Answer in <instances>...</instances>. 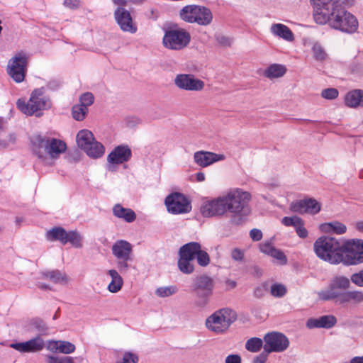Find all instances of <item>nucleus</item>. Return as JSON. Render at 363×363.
<instances>
[{
	"instance_id": "obj_35",
	"label": "nucleus",
	"mask_w": 363,
	"mask_h": 363,
	"mask_svg": "<svg viewBox=\"0 0 363 363\" xmlns=\"http://www.w3.org/2000/svg\"><path fill=\"white\" fill-rule=\"evenodd\" d=\"M86 155L93 158H99L104 153V147L103 145L97 142L95 139L87 146V149L84 151Z\"/></svg>"
},
{
	"instance_id": "obj_15",
	"label": "nucleus",
	"mask_w": 363,
	"mask_h": 363,
	"mask_svg": "<svg viewBox=\"0 0 363 363\" xmlns=\"http://www.w3.org/2000/svg\"><path fill=\"white\" fill-rule=\"evenodd\" d=\"M174 84L180 90L199 91L203 89L205 83L191 74H178L174 79Z\"/></svg>"
},
{
	"instance_id": "obj_31",
	"label": "nucleus",
	"mask_w": 363,
	"mask_h": 363,
	"mask_svg": "<svg viewBox=\"0 0 363 363\" xmlns=\"http://www.w3.org/2000/svg\"><path fill=\"white\" fill-rule=\"evenodd\" d=\"M320 229L326 233H333L337 235L344 234L347 231L346 225L339 221L323 223L320 225Z\"/></svg>"
},
{
	"instance_id": "obj_47",
	"label": "nucleus",
	"mask_w": 363,
	"mask_h": 363,
	"mask_svg": "<svg viewBox=\"0 0 363 363\" xmlns=\"http://www.w3.org/2000/svg\"><path fill=\"white\" fill-rule=\"evenodd\" d=\"M94 101V96L91 92H86L79 97V104L88 108Z\"/></svg>"
},
{
	"instance_id": "obj_29",
	"label": "nucleus",
	"mask_w": 363,
	"mask_h": 363,
	"mask_svg": "<svg viewBox=\"0 0 363 363\" xmlns=\"http://www.w3.org/2000/svg\"><path fill=\"white\" fill-rule=\"evenodd\" d=\"M345 104L349 107H363V91L355 89L348 92L345 96Z\"/></svg>"
},
{
	"instance_id": "obj_64",
	"label": "nucleus",
	"mask_w": 363,
	"mask_h": 363,
	"mask_svg": "<svg viewBox=\"0 0 363 363\" xmlns=\"http://www.w3.org/2000/svg\"><path fill=\"white\" fill-rule=\"evenodd\" d=\"M60 86V83L57 80H52L49 82L47 84V88L50 90L55 91L57 90Z\"/></svg>"
},
{
	"instance_id": "obj_33",
	"label": "nucleus",
	"mask_w": 363,
	"mask_h": 363,
	"mask_svg": "<svg viewBox=\"0 0 363 363\" xmlns=\"http://www.w3.org/2000/svg\"><path fill=\"white\" fill-rule=\"evenodd\" d=\"M286 68L284 65L272 64L269 65L263 72L264 77L268 79L279 78L285 74Z\"/></svg>"
},
{
	"instance_id": "obj_28",
	"label": "nucleus",
	"mask_w": 363,
	"mask_h": 363,
	"mask_svg": "<svg viewBox=\"0 0 363 363\" xmlns=\"http://www.w3.org/2000/svg\"><path fill=\"white\" fill-rule=\"evenodd\" d=\"M40 274L43 278L49 279L54 284H65L69 280L65 273L57 269L45 271Z\"/></svg>"
},
{
	"instance_id": "obj_10",
	"label": "nucleus",
	"mask_w": 363,
	"mask_h": 363,
	"mask_svg": "<svg viewBox=\"0 0 363 363\" xmlns=\"http://www.w3.org/2000/svg\"><path fill=\"white\" fill-rule=\"evenodd\" d=\"M191 41V35L184 28H169L164 33L162 43L164 48L181 50L186 48Z\"/></svg>"
},
{
	"instance_id": "obj_16",
	"label": "nucleus",
	"mask_w": 363,
	"mask_h": 363,
	"mask_svg": "<svg viewBox=\"0 0 363 363\" xmlns=\"http://www.w3.org/2000/svg\"><path fill=\"white\" fill-rule=\"evenodd\" d=\"M201 212L204 217L223 216L228 212L224 195L205 202L201 207Z\"/></svg>"
},
{
	"instance_id": "obj_45",
	"label": "nucleus",
	"mask_w": 363,
	"mask_h": 363,
	"mask_svg": "<svg viewBox=\"0 0 363 363\" xmlns=\"http://www.w3.org/2000/svg\"><path fill=\"white\" fill-rule=\"evenodd\" d=\"M270 293L274 297H283L286 294V288L281 284H274L271 286Z\"/></svg>"
},
{
	"instance_id": "obj_9",
	"label": "nucleus",
	"mask_w": 363,
	"mask_h": 363,
	"mask_svg": "<svg viewBox=\"0 0 363 363\" xmlns=\"http://www.w3.org/2000/svg\"><path fill=\"white\" fill-rule=\"evenodd\" d=\"M179 15L181 18L190 23H196L200 26H208L213 21L211 10L205 6L199 5H187L183 7Z\"/></svg>"
},
{
	"instance_id": "obj_32",
	"label": "nucleus",
	"mask_w": 363,
	"mask_h": 363,
	"mask_svg": "<svg viewBox=\"0 0 363 363\" xmlns=\"http://www.w3.org/2000/svg\"><path fill=\"white\" fill-rule=\"evenodd\" d=\"M94 139L93 133L86 129L79 131L76 137L78 147L84 151L87 149V146L89 145Z\"/></svg>"
},
{
	"instance_id": "obj_48",
	"label": "nucleus",
	"mask_w": 363,
	"mask_h": 363,
	"mask_svg": "<svg viewBox=\"0 0 363 363\" xmlns=\"http://www.w3.org/2000/svg\"><path fill=\"white\" fill-rule=\"evenodd\" d=\"M196 258L198 264L201 267H206L210 263L208 254L206 251L202 250L201 248H200Z\"/></svg>"
},
{
	"instance_id": "obj_23",
	"label": "nucleus",
	"mask_w": 363,
	"mask_h": 363,
	"mask_svg": "<svg viewBox=\"0 0 363 363\" xmlns=\"http://www.w3.org/2000/svg\"><path fill=\"white\" fill-rule=\"evenodd\" d=\"M111 252L116 259L130 257H132L133 246L126 240H118L112 245Z\"/></svg>"
},
{
	"instance_id": "obj_61",
	"label": "nucleus",
	"mask_w": 363,
	"mask_h": 363,
	"mask_svg": "<svg viewBox=\"0 0 363 363\" xmlns=\"http://www.w3.org/2000/svg\"><path fill=\"white\" fill-rule=\"evenodd\" d=\"M225 363H242V359L239 354H232L225 357Z\"/></svg>"
},
{
	"instance_id": "obj_34",
	"label": "nucleus",
	"mask_w": 363,
	"mask_h": 363,
	"mask_svg": "<svg viewBox=\"0 0 363 363\" xmlns=\"http://www.w3.org/2000/svg\"><path fill=\"white\" fill-rule=\"evenodd\" d=\"M67 236V231L62 227H55L48 230L46 238L50 241H60L64 245V240Z\"/></svg>"
},
{
	"instance_id": "obj_60",
	"label": "nucleus",
	"mask_w": 363,
	"mask_h": 363,
	"mask_svg": "<svg viewBox=\"0 0 363 363\" xmlns=\"http://www.w3.org/2000/svg\"><path fill=\"white\" fill-rule=\"evenodd\" d=\"M259 249L262 252L270 255L274 247L269 242H264L260 245Z\"/></svg>"
},
{
	"instance_id": "obj_42",
	"label": "nucleus",
	"mask_w": 363,
	"mask_h": 363,
	"mask_svg": "<svg viewBox=\"0 0 363 363\" xmlns=\"http://www.w3.org/2000/svg\"><path fill=\"white\" fill-rule=\"evenodd\" d=\"M46 363H74V358L70 356L47 355Z\"/></svg>"
},
{
	"instance_id": "obj_49",
	"label": "nucleus",
	"mask_w": 363,
	"mask_h": 363,
	"mask_svg": "<svg viewBox=\"0 0 363 363\" xmlns=\"http://www.w3.org/2000/svg\"><path fill=\"white\" fill-rule=\"evenodd\" d=\"M350 282L359 287H363V269L352 274L349 279Z\"/></svg>"
},
{
	"instance_id": "obj_44",
	"label": "nucleus",
	"mask_w": 363,
	"mask_h": 363,
	"mask_svg": "<svg viewBox=\"0 0 363 363\" xmlns=\"http://www.w3.org/2000/svg\"><path fill=\"white\" fill-rule=\"evenodd\" d=\"M177 288L175 286H163L157 289L155 294L159 297H167L176 294Z\"/></svg>"
},
{
	"instance_id": "obj_46",
	"label": "nucleus",
	"mask_w": 363,
	"mask_h": 363,
	"mask_svg": "<svg viewBox=\"0 0 363 363\" xmlns=\"http://www.w3.org/2000/svg\"><path fill=\"white\" fill-rule=\"evenodd\" d=\"M117 260L116 266L118 271L122 274L126 273L130 268V264L128 262L133 260L132 257L127 258H119L117 259Z\"/></svg>"
},
{
	"instance_id": "obj_21",
	"label": "nucleus",
	"mask_w": 363,
	"mask_h": 363,
	"mask_svg": "<svg viewBox=\"0 0 363 363\" xmlns=\"http://www.w3.org/2000/svg\"><path fill=\"white\" fill-rule=\"evenodd\" d=\"M224 158L223 155L207 151H198L194 155V162L201 167H208L216 162L224 160Z\"/></svg>"
},
{
	"instance_id": "obj_59",
	"label": "nucleus",
	"mask_w": 363,
	"mask_h": 363,
	"mask_svg": "<svg viewBox=\"0 0 363 363\" xmlns=\"http://www.w3.org/2000/svg\"><path fill=\"white\" fill-rule=\"evenodd\" d=\"M138 357L137 355L131 353H126L123 356L122 363H138Z\"/></svg>"
},
{
	"instance_id": "obj_6",
	"label": "nucleus",
	"mask_w": 363,
	"mask_h": 363,
	"mask_svg": "<svg viewBox=\"0 0 363 363\" xmlns=\"http://www.w3.org/2000/svg\"><path fill=\"white\" fill-rule=\"evenodd\" d=\"M17 108L27 116H40L42 111L51 107L49 97L45 95L44 88L36 89L30 94L28 101L19 99L16 102Z\"/></svg>"
},
{
	"instance_id": "obj_1",
	"label": "nucleus",
	"mask_w": 363,
	"mask_h": 363,
	"mask_svg": "<svg viewBox=\"0 0 363 363\" xmlns=\"http://www.w3.org/2000/svg\"><path fill=\"white\" fill-rule=\"evenodd\" d=\"M313 8V18L320 25L343 33H353L358 28L357 18L345 7L354 5L355 0H310Z\"/></svg>"
},
{
	"instance_id": "obj_57",
	"label": "nucleus",
	"mask_w": 363,
	"mask_h": 363,
	"mask_svg": "<svg viewBox=\"0 0 363 363\" xmlns=\"http://www.w3.org/2000/svg\"><path fill=\"white\" fill-rule=\"evenodd\" d=\"M231 257L235 261L241 262L244 257V251L239 248H235L231 251Z\"/></svg>"
},
{
	"instance_id": "obj_58",
	"label": "nucleus",
	"mask_w": 363,
	"mask_h": 363,
	"mask_svg": "<svg viewBox=\"0 0 363 363\" xmlns=\"http://www.w3.org/2000/svg\"><path fill=\"white\" fill-rule=\"evenodd\" d=\"M80 0H65L64 6L70 9H77L80 6Z\"/></svg>"
},
{
	"instance_id": "obj_38",
	"label": "nucleus",
	"mask_w": 363,
	"mask_h": 363,
	"mask_svg": "<svg viewBox=\"0 0 363 363\" xmlns=\"http://www.w3.org/2000/svg\"><path fill=\"white\" fill-rule=\"evenodd\" d=\"M68 242L75 248H82L83 246L82 237L77 230H70L67 232V236L64 240V245Z\"/></svg>"
},
{
	"instance_id": "obj_55",
	"label": "nucleus",
	"mask_w": 363,
	"mask_h": 363,
	"mask_svg": "<svg viewBox=\"0 0 363 363\" xmlns=\"http://www.w3.org/2000/svg\"><path fill=\"white\" fill-rule=\"evenodd\" d=\"M58 347H59V340H48L46 342H45V347L48 350H49L53 353L59 352Z\"/></svg>"
},
{
	"instance_id": "obj_30",
	"label": "nucleus",
	"mask_w": 363,
	"mask_h": 363,
	"mask_svg": "<svg viewBox=\"0 0 363 363\" xmlns=\"http://www.w3.org/2000/svg\"><path fill=\"white\" fill-rule=\"evenodd\" d=\"M107 274L111 277V281L108 285V290L111 293L118 292L123 285V279L116 269H109Z\"/></svg>"
},
{
	"instance_id": "obj_63",
	"label": "nucleus",
	"mask_w": 363,
	"mask_h": 363,
	"mask_svg": "<svg viewBox=\"0 0 363 363\" xmlns=\"http://www.w3.org/2000/svg\"><path fill=\"white\" fill-rule=\"evenodd\" d=\"M267 360V353L262 352L253 359V363H266Z\"/></svg>"
},
{
	"instance_id": "obj_53",
	"label": "nucleus",
	"mask_w": 363,
	"mask_h": 363,
	"mask_svg": "<svg viewBox=\"0 0 363 363\" xmlns=\"http://www.w3.org/2000/svg\"><path fill=\"white\" fill-rule=\"evenodd\" d=\"M267 289H268V284L267 282H264V283L262 284L261 285H259L257 287H255V289L254 290V295L257 298H262L264 296Z\"/></svg>"
},
{
	"instance_id": "obj_50",
	"label": "nucleus",
	"mask_w": 363,
	"mask_h": 363,
	"mask_svg": "<svg viewBox=\"0 0 363 363\" xmlns=\"http://www.w3.org/2000/svg\"><path fill=\"white\" fill-rule=\"evenodd\" d=\"M313 56L317 60H323L326 57V53L324 49L318 44H315L313 47Z\"/></svg>"
},
{
	"instance_id": "obj_36",
	"label": "nucleus",
	"mask_w": 363,
	"mask_h": 363,
	"mask_svg": "<svg viewBox=\"0 0 363 363\" xmlns=\"http://www.w3.org/2000/svg\"><path fill=\"white\" fill-rule=\"evenodd\" d=\"M86 155L93 158H99L104 153V147L103 145L97 142L95 139L87 146V149L84 151Z\"/></svg>"
},
{
	"instance_id": "obj_52",
	"label": "nucleus",
	"mask_w": 363,
	"mask_h": 363,
	"mask_svg": "<svg viewBox=\"0 0 363 363\" xmlns=\"http://www.w3.org/2000/svg\"><path fill=\"white\" fill-rule=\"evenodd\" d=\"M270 256L279 260L281 264H286L287 263V258L286 255L279 249L274 247L272 252H271Z\"/></svg>"
},
{
	"instance_id": "obj_5",
	"label": "nucleus",
	"mask_w": 363,
	"mask_h": 363,
	"mask_svg": "<svg viewBox=\"0 0 363 363\" xmlns=\"http://www.w3.org/2000/svg\"><path fill=\"white\" fill-rule=\"evenodd\" d=\"M228 212L234 216H239L238 220H232V223L240 224L242 222V218L247 216L250 213L249 202L251 194L248 191L240 189H234L224 194Z\"/></svg>"
},
{
	"instance_id": "obj_14",
	"label": "nucleus",
	"mask_w": 363,
	"mask_h": 363,
	"mask_svg": "<svg viewBox=\"0 0 363 363\" xmlns=\"http://www.w3.org/2000/svg\"><path fill=\"white\" fill-rule=\"evenodd\" d=\"M165 205L169 212L173 214L188 213L191 206L187 198L181 193H173L165 199Z\"/></svg>"
},
{
	"instance_id": "obj_27",
	"label": "nucleus",
	"mask_w": 363,
	"mask_h": 363,
	"mask_svg": "<svg viewBox=\"0 0 363 363\" xmlns=\"http://www.w3.org/2000/svg\"><path fill=\"white\" fill-rule=\"evenodd\" d=\"M271 33L287 41H293L294 39L292 31L286 25L274 23L270 28Z\"/></svg>"
},
{
	"instance_id": "obj_3",
	"label": "nucleus",
	"mask_w": 363,
	"mask_h": 363,
	"mask_svg": "<svg viewBox=\"0 0 363 363\" xmlns=\"http://www.w3.org/2000/svg\"><path fill=\"white\" fill-rule=\"evenodd\" d=\"M33 153L45 164H49V158L55 160L66 151L67 145L61 140L43 136L33 135L31 138Z\"/></svg>"
},
{
	"instance_id": "obj_37",
	"label": "nucleus",
	"mask_w": 363,
	"mask_h": 363,
	"mask_svg": "<svg viewBox=\"0 0 363 363\" xmlns=\"http://www.w3.org/2000/svg\"><path fill=\"white\" fill-rule=\"evenodd\" d=\"M29 328L32 330H36L38 335H45L48 333V327L47 324L40 318H34L29 323Z\"/></svg>"
},
{
	"instance_id": "obj_8",
	"label": "nucleus",
	"mask_w": 363,
	"mask_h": 363,
	"mask_svg": "<svg viewBox=\"0 0 363 363\" xmlns=\"http://www.w3.org/2000/svg\"><path fill=\"white\" fill-rule=\"evenodd\" d=\"M215 282L206 274H201L193 279L191 290L196 297L195 304L203 308L208 303L209 298L213 292Z\"/></svg>"
},
{
	"instance_id": "obj_19",
	"label": "nucleus",
	"mask_w": 363,
	"mask_h": 363,
	"mask_svg": "<svg viewBox=\"0 0 363 363\" xmlns=\"http://www.w3.org/2000/svg\"><path fill=\"white\" fill-rule=\"evenodd\" d=\"M291 211L298 213H309L315 215L320 211V203L314 199H303L291 203Z\"/></svg>"
},
{
	"instance_id": "obj_39",
	"label": "nucleus",
	"mask_w": 363,
	"mask_h": 363,
	"mask_svg": "<svg viewBox=\"0 0 363 363\" xmlns=\"http://www.w3.org/2000/svg\"><path fill=\"white\" fill-rule=\"evenodd\" d=\"M192 261V259L179 257L178 260V267L179 270L184 274H191L194 271V266L191 263Z\"/></svg>"
},
{
	"instance_id": "obj_62",
	"label": "nucleus",
	"mask_w": 363,
	"mask_h": 363,
	"mask_svg": "<svg viewBox=\"0 0 363 363\" xmlns=\"http://www.w3.org/2000/svg\"><path fill=\"white\" fill-rule=\"evenodd\" d=\"M250 236L254 241H259L262 238V233L260 230L254 228L250 230Z\"/></svg>"
},
{
	"instance_id": "obj_20",
	"label": "nucleus",
	"mask_w": 363,
	"mask_h": 363,
	"mask_svg": "<svg viewBox=\"0 0 363 363\" xmlns=\"http://www.w3.org/2000/svg\"><path fill=\"white\" fill-rule=\"evenodd\" d=\"M10 347L21 353H35L45 348V341L36 336L26 342L11 343Z\"/></svg>"
},
{
	"instance_id": "obj_24",
	"label": "nucleus",
	"mask_w": 363,
	"mask_h": 363,
	"mask_svg": "<svg viewBox=\"0 0 363 363\" xmlns=\"http://www.w3.org/2000/svg\"><path fill=\"white\" fill-rule=\"evenodd\" d=\"M337 323V319L334 315H327L320 316L318 318H309L306 322V326L308 328H331Z\"/></svg>"
},
{
	"instance_id": "obj_13",
	"label": "nucleus",
	"mask_w": 363,
	"mask_h": 363,
	"mask_svg": "<svg viewBox=\"0 0 363 363\" xmlns=\"http://www.w3.org/2000/svg\"><path fill=\"white\" fill-rule=\"evenodd\" d=\"M264 340L265 342L264 350L267 353L283 352L289 345V341L286 336L278 332H272L266 334L264 337Z\"/></svg>"
},
{
	"instance_id": "obj_22",
	"label": "nucleus",
	"mask_w": 363,
	"mask_h": 363,
	"mask_svg": "<svg viewBox=\"0 0 363 363\" xmlns=\"http://www.w3.org/2000/svg\"><path fill=\"white\" fill-rule=\"evenodd\" d=\"M281 223L285 226L294 227L299 238L303 239L308 237V233L304 227V221L300 217L296 216L291 217L285 216L281 219Z\"/></svg>"
},
{
	"instance_id": "obj_11",
	"label": "nucleus",
	"mask_w": 363,
	"mask_h": 363,
	"mask_svg": "<svg viewBox=\"0 0 363 363\" xmlns=\"http://www.w3.org/2000/svg\"><path fill=\"white\" fill-rule=\"evenodd\" d=\"M28 58L26 52L20 51L9 60L7 73L16 83H21L25 79Z\"/></svg>"
},
{
	"instance_id": "obj_41",
	"label": "nucleus",
	"mask_w": 363,
	"mask_h": 363,
	"mask_svg": "<svg viewBox=\"0 0 363 363\" xmlns=\"http://www.w3.org/2000/svg\"><path fill=\"white\" fill-rule=\"evenodd\" d=\"M262 340L259 337H252L247 340L245 343V348L251 352H257L262 347Z\"/></svg>"
},
{
	"instance_id": "obj_4",
	"label": "nucleus",
	"mask_w": 363,
	"mask_h": 363,
	"mask_svg": "<svg viewBox=\"0 0 363 363\" xmlns=\"http://www.w3.org/2000/svg\"><path fill=\"white\" fill-rule=\"evenodd\" d=\"M316 255L330 264L341 263L343 257L344 242L328 236L318 238L313 245Z\"/></svg>"
},
{
	"instance_id": "obj_17",
	"label": "nucleus",
	"mask_w": 363,
	"mask_h": 363,
	"mask_svg": "<svg viewBox=\"0 0 363 363\" xmlns=\"http://www.w3.org/2000/svg\"><path fill=\"white\" fill-rule=\"evenodd\" d=\"M113 16L122 31L130 33H135L137 32V25L133 21L131 13L128 10L123 7H117L114 11Z\"/></svg>"
},
{
	"instance_id": "obj_12",
	"label": "nucleus",
	"mask_w": 363,
	"mask_h": 363,
	"mask_svg": "<svg viewBox=\"0 0 363 363\" xmlns=\"http://www.w3.org/2000/svg\"><path fill=\"white\" fill-rule=\"evenodd\" d=\"M342 263L357 265L363 263V240L352 239L344 242Z\"/></svg>"
},
{
	"instance_id": "obj_54",
	"label": "nucleus",
	"mask_w": 363,
	"mask_h": 363,
	"mask_svg": "<svg viewBox=\"0 0 363 363\" xmlns=\"http://www.w3.org/2000/svg\"><path fill=\"white\" fill-rule=\"evenodd\" d=\"M16 140V135L14 134H10L8 139H4L0 141V149H5L9 147L10 145H14Z\"/></svg>"
},
{
	"instance_id": "obj_56",
	"label": "nucleus",
	"mask_w": 363,
	"mask_h": 363,
	"mask_svg": "<svg viewBox=\"0 0 363 363\" xmlns=\"http://www.w3.org/2000/svg\"><path fill=\"white\" fill-rule=\"evenodd\" d=\"M216 40L222 46L230 47L231 45V39L223 35H216Z\"/></svg>"
},
{
	"instance_id": "obj_2",
	"label": "nucleus",
	"mask_w": 363,
	"mask_h": 363,
	"mask_svg": "<svg viewBox=\"0 0 363 363\" xmlns=\"http://www.w3.org/2000/svg\"><path fill=\"white\" fill-rule=\"evenodd\" d=\"M350 286V279L344 276H335L327 288L317 292L318 298L322 301H335L343 305L349 303L359 304L363 302V291L359 290L345 291Z\"/></svg>"
},
{
	"instance_id": "obj_40",
	"label": "nucleus",
	"mask_w": 363,
	"mask_h": 363,
	"mask_svg": "<svg viewBox=\"0 0 363 363\" xmlns=\"http://www.w3.org/2000/svg\"><path fill=\"white\" fill-rule=\"evenodd\" d=\"M88 113V108L81 104H75L72 108V116L77 121H82Z\"/></svg>"
},
{
	"instance_id": "obj_7",
	"label": "nucleus",
	"mask_w": 363,
	"mask_h": 363,
	"mask_svg": "<svg viewBox=\"0 0 363 363\" xmlns=\"http://www.w3.org/2000/svg\"><path fill=\"white\" fill-rule=\"evenodd\" d=\"M237 320L235 311L225 308L215 311L205 322L207 329L216 334H224Z\"/></svg>"
},
{
	"instance_id": "obj_51",
	"label": "nucleus",
	"mask_w": 363,
	"mask_h": 363,
	"mask_svg": "<svg viewBox=\"0 0 363 363\" xmlns=\"http://www.w3.org/2000/svg\"><path fill=\"white\" fill-rule=\"evenodd\" d=\"M321 96L324 99L333 100L338 96V91L335 88H328L322 91Z\"/></svg>"
},
{
	"instance_id": "obj_25",
	"label": "nucleus",
	"mask_w": 363,
	"mask_h": 363,
	"mask_svg": "<svg viewBox=\"0 0 363 363\" xmlns=\"http://www.w3.org/2000/svg\"><path fill=\"white\" fill-rule=\"evenodd\" d=\"M201 248L200 243L191 242L182 246L179 250V257L194 260Z\"/></svg>"
},
{
	"instance_id": "obj_26",
	"label": "nucleus",
	"mask_w": 363,
	"mask_h": 363,
	"mask_svg": "<svg viewBox=\"0 0 363 363\" xmlns=\"http://www.w3.org/2000/svg\"><path fill=\"white\" fill-rule=\"evenodd\" d=\"M113 214L127 223H132L136 219V214L134 211L130 208H124L119 203L116 204L113 207Z\"/></svg>"
},
{
	"instance_id": "obj_43",
	"label": "nucleus",
	"mask_w": 363,
	"mask_h": 363,
	"mask_svg": "<svg viewBox=\"0 0 363 363\" xmlns=\"http://www.w3.org/2000/svg\"><path fill=\"white\" fill-rule=\"evenodd\" d=\"M58 348L59 353L65 354L73 353L76 350V347L73 343L65 340H59Z\"/></svg>"
},
{
	"instance_id": "obj_18",
	"label": "nucleus",
	"mask_w": 363,
	"mask_h": 363,
	"mask_svg": "<svg viewBox=\"0 0 363 363\" xmlns=\"http://www.w3.org/2000/svg\"><path fill=\"white\" fill-rule=\"evenodd\" d=\"M132 156L131 150L128 145H118L107 156L109 171L113 170V164H120L128 162Z\"/></svg>"
}]
</instances>
